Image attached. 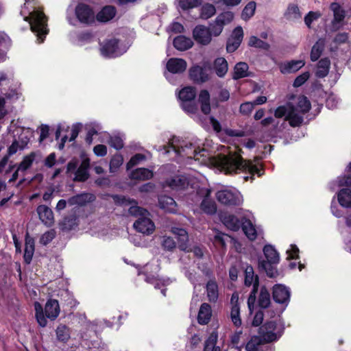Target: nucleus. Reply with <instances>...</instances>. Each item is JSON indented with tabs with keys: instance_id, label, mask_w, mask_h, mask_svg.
Masks as SVG:
<instances>
[{
	"instance_id": "47",
	"label": "nucleus",
	"mask_w": 351,
	"mask_h": 351,
	"mask_svg": "<svg viewBox=\"0 0 351 351\" xmlns=\"http://www.w3.org/2000/svg\"><path fill=\"white\" fill-rule=\"evenodd\" d=\"M56 333L59 341L66 342L70 339L69 328L66 325H59L56 330Z\"/></svg>"
},
{
	"instance_id": "24",
	"label": "nucleus",
	"mask_w": 351,
	"mask_h": 351,
	"mask_svg": "<svg viewBox=\"0 0 351 351\" xmlns=\"http://www.w3.org/2000/svg\"><path fill=\"white\" fill-rule=\"evenodd\" d=\"M212 315L211 306L208 303H203L197 315V321L199 324H206L209 322Z\"/></svg>"
},
{
	"instance_id": "20",
	"label": "nucleus",
	"mask_w": 351,
	"mask_h": 351,
	"mask_svg": "<svg viewBox=\"0 0 351 351\" xmlns=\"http://www.w3.org/2000/svg\"><path fill=\"white\" fill-rule=\"evenodd\" d=\"M90 167V160L88 158L84 159L80 167L75 171L74 180L79 182H84L86 181L88 177V169Z\"/></svg>"
},
{
	"instance_id": "40",
	"label": "nucleus",
	"mask_w": 351,
	"mask_h": 351,
	"mask_svg": "<svg viewBox=\"0 0 351 351\" xmlns=\"http://www.w3.org/2000/svg\"><path fill=\"white\" fill-rule=\"evenodd\" d=\"M196 96L195 88L191 86H187L182 88L178 95V97L182 102L192 101Z\"/></svg>"
},
{
	"instance_id": "1",
	"label": "nucleus",
	"mask_w": 351,
	"mask_h": 351,
	"mask_svg": "<svg viewBox=\"0 0 351 351\" xmlns=\"http://www.w3.org/2000/svg\"><path fill=\"white\" fill-rule=\"evenodd\" d=\"M222 170L226 173H238L239 171H248L251 174L256 173L261 176L259 168L249 160H245L237 154L223 156L220 159Z\"/></svg>"
},
{
	"instance_id": "42",
	"label": "nucleus",
	"mask_w": 351,
	"mask_h": 351,
	"mask_svg": "<svg viewBox=\"0 0 351 351\" xmlns=\"http://www.w3.org/2000/svg\"><path fill=\"white\" fill-rule=\"evenodd\" d=\"M77 226V217L75 214L65 217L60 223L62 230H71Z\"/></svg>"
},
{
	"instance_id": "59",
	"label": "nucleus",
	"mask_w": 351,
	"mask_h": 351,
	"mask_svg": "<svg viewBox=\"0 0 351 351\" xmlns=\"http://www.w3.org/2000/svg\"><path fill=\"white\" fill-rule=\"evenodd\" d=\"M289 113V103L287 106H280L276 108L274 112V115L276 118H282L286 117V119L288 120V115Z\"/></svg>"
},
{
	"instance_id": "33",
	"label": "nucleus",
	"mask_w": 351,
	"mask_h": 351,
	"mask_svg": "<svg viewBox=\"0 0 351 351\" xmlns=\"http://www.w3.org/2000/svg\"><path fill=\"white\" fill-rule=\"evenodd\" d=\"M248 64L244 62H240L236 64L234 68L232 78L239 80L249 76Z\"/></svg>"
},
{
	"instance_id": "28",
	"label": "nucleus",
	"mask_w": 351,
	"mask_h": 351,
	"mask_svg": "<svg viewBox=\"0 0 351 351\" xmlns=\"http://www.w3.org/2000/svg\"><path fill=\"white\" fill-rule=\"evenodd\" d=\"M116 14V10L113 6H105L96 16L97 20L100 22H108L112 19Z\"/></svg>"
},
{
	"instance_id": "62",
	"label": "nucleus",
	"mask_w": 351,
	"mask_h": 351,
	"mask_svg": "<svg viewBox=\"0 0 351 351\" xmlns=\"http://www.w3.org/2000/svg\"><path fill=\"white\" fill-rule=\"evenodd\" d=\"M162 246L164 249L171 251L176 247V242L173 238L165 236L162 237Z\"/></svg>"
},
{
	"instance_id": "11",
	"label": "nucleus",
	"mask_w": 351,
	"mask_h": 351,
	"mask_svg": "<svg viewBox=\"0 0 351 351\" xmlns=\"http://www.w3.org/2000/svg\"><path fill=\"white\" fill-rule=\"evenodd\" d=\"M194 39L201 45H208L211 40L210 32L204 25L196 26L193 31Z\"/></svg>"
},
{
	"instance_id": "5",
	"label": "nucleus",
	"mask_w": 351,
	"mask_h": 351,
	"mask_svg": "<svg viewBox=\"0 0 351 351\" xmlns=\"http://www.w3.org/2000/svg\"><path fill=\"white\" fill-rule=\"evenodd\" d=\"M31 29L36 34L40 43L43 42L45 35L48 33L47 19L45 14L39 11H35L32 15L30 21Z\"/></svg>"
},
{
	"instance_id": "16",
	"label": "nucleus",
	"mask_w": 351,
	"mask_h": 351,
	"mask_svg": "<svg viewBox=\"0 0 351 351\" xmlns=\"http://www.w3.org/2000/svg\"><path fill=\"white\" fill-rule=\"evenodd\" d=\"M39 219L47 226H51L54 223L53 213L51 208L45 205H40L36 209Z\"/></svg>"
},
{
	"instance_id": "22",
	"label": "nucleus",
	"mask_w": 351,
	"mask_h": 351,
	"mask_svg": "<svg viewBox=\"0 0 351 351\" xmlns=\"http://www.w3.org/2000/svg\"><path fill=\"white\" fill-rule=\"evenodd\" d=\"M171 232L178 237L179 249L180 250H187V243L189 241L187 232L183 228L173 227Z\"/></svg>"
},
{
	"instance_id": "17",
	"label": "nucleus",
	"mask_w": 351,
	"mask_h": 351,
	"mask_svg": "<svg viewBox=\"0 0 351 351\" xmlns=\"http://www.w3.org/2000/svg\"><path fill=\"white\" fill-rule=\"evenodd\" d=\"M189 75L191 79L196 83H204L209 80V75L206 71L199 66L191 67L189 70Z\"/></svg>"
},
{
	"instance_id": "64",
	"label": "nucleus",
	"mask_w": 351,
	"mask_h": 351,
	"mask_svg": "<svg viewBox=\"0 0 351 351\" xmlns=\"http://www.w3.org/2000/svg\"><path fill=\"white\" fill-rule=\"evenodd\" d=\"M254 108V105L252 101H247L243 103L240 106V112L244 115H249Z\"/></svg>"
},
{
	"instance_id": "37",
	"label": "nucleus",
	"mask_w": 351,
	"mask_h": 351,
	"mask_svg": "<svg viewBox=\"0 0 351 351\" xmlns=\"http://www.w3.org/2000/svg\"><path fill=\"white\" fill-rule=\"evenodd\" d=\"M243 231L247 237L251 241H254L256 238V231L252 222L245 218L242 219L241 225Z\"/></svg>"
},
{
	"instance_id": "51",
	"label": "nucleus",
	"mask_w": 351,
	"mask_h": 351,
	"mask_svg": "<svg viewBox=\"0 0 351 351\" xmlns=\"http://www.w3.org/2000/svg\"><path fill=\"white\" fill-rule=\"evenodd\" d=\"M248 45L250 47H254L256 48L263 49L265 50L269 49L270 47V45L267 43L263 41L262 40L254 36H252L250 38Z\"/></svg>"
},
{
	"instance_id": "19",
	"label": "nucleus",
	"mask_w": 351,
	"mask_h": 351,
	"mask_svg": "<svg viewBox=\"0 0 351 351\" xmlns=\"http://www.w3.org/2000/svg\"><path fill=\"white\" fill-rule=\"evenodd\" d=\"M158 204L160 208L166 212L175 213L177 211V204L170 196L160 195L158 197Z\"/></svg>"
},
{
	"instance_id": "25",
	"label": "nucleus",
	"mask_w": 351,
	"mask_h": 351,
	"mask_svg": "<svg viewBox=\"0 0 351 351\" xmlns=\"http://www.w3.org/2000/svg\"><path fill=\"white\" fill-rule=\"evenodd\" d=\"M213 69L218 77H224L228 70V64L227 60L222 57L216 58L213 63Z\"/></svg>"
},
{
	"instance_id": "56",
	"label": "nucleus",
	"mask_w": 351,
	"mask_h": 351,
	"mask_svg": "<svg viewBox=\"0 0 351 351\" xmlns=\"http://www.w3.org/2000/svg\"><path fill=\"white\" fill-rule=\"evenodd\" d=\"M230 317L232 322L236 326L238 327L241 325L239 305H235L234 306H232L230 311Z\"/></svg>"
},
{
	"instance_id": "26",
	"label": "nucleus",
	"mask_w": 351,
	"mask_h": 351,
	"mask_svg": "<svg viewBox=\"0 0 351 351\" xmlns=\"http://www.w3.org/2000/svg\"><path fill=\"white\" fill-rule=\"evenodd\" d=\"M193 45V40L190 38H187L184 36H178L173 40V46L179 51H186L191 48Z\"/></svg>"
},
{
	"instance_id": "54",
	"label": "nucleus",
	"mask_w": 351,
	"mask_h": 351,
	"mask_svg": "<svg viewBox=\"0 0 351 351\" xmlns=\"http://www.w3.org/2000/svg\"><path fill=\"white\" fill-rule=\"evenodd\" d=\"M123 158L121 154H115L110 162V171L114 173L122 165Z\"/></svg>"
},
{
	"instance_id": "18",
	"label": "nucleus",
	"mask_w": 351,
	"mask_h": 351,
	"mask_svg": "<svg viewBox=\"0 0 351 351\" xmlns=\"http://www.w3.org/2000/svg\"><path fill=\"white\" fill-rule=\"evenodd\" d=\"M45 313L47 318L55 320L60 313L59 303L57 300H49L45 306Z\"/></svg>"
},
{
	"instance_id": "57",
	"label": "nucleus",
	"mask_w": 351,
	"mask_h": 351,
	"mask_svg": "<svg viewBox=\"0 0 351 351\" xmlns=\"http://www.w3.org/2000/svg\"><path fill=\"white\" fill-rule=\"evenodd\" d=\"M230 93L227 89H221L219 93L218 98L213 99V106L215 108L219 107V102H224L229 99Z\"/></svg>"
},
{
	"instance_id": "39",
	"label": "nucleus",
	"mask_w": 351,
	"mask_h": 351,
	"mask_svg": "<svg viewBox=\"0 0 351 351\" xmlns=\"http://www.w3.org/2000/svg\"><path fill=\"white\" fill-rule=\"evenodd\" d=\"M38 155L37 152H31L29 154L25 156L22 161L18 165V171H25L31 167L36 157Z\"/></svg>"
},
{
	"instance_id": "45",
	"label": "nucleus",
	"mask_w": 351,
	"mask_h": 351,
	"mask_svg": "<svg viewBox=\"0 0 351 351\" xmlns=\"http://www.w3.org/2000/svg\"><path fill=\"white\" fill-rule=\"evenodd\" d=\"M330 8L333 12V25H335V23H340L344 19L345 12L341 9L340 5L338 3H332L330 4Z\"/></svg>"
},
{
	"instance_id": "53",
	"label": "nucleus",
	"mask_w": 351,
	"mask_h": 351,
	"mask_svg": "<svg viewBox=\"0 0 351 351\" xmlns=\"http://www.w3.org/2000/svg\"><path fill=\"white\" fill-rule=\"evenodd\" d=\"M233 12L227 11L218 15L215 20L223 27L224 25L230 23L233 20Z\"/></svg>"
},
{
	"instance_id": "32",
	"label": "nucleus",
	"mask_w": 351,
	"mask_h": 351,
	"mask_svg": "<svg viewBox=\"0 0 351 351\" xmlns=\"http://www.w3.org/2000/svg\"><path fill=\"white\" fill-rule=\"evenodd\" d=\"M222 221L228 229L232 231L239 230L242 225V220L240 221L236 216L233 215L225 216L223 218Z\"/></svg>"
},
{
	"instance_id": "7",
	"label": "nucleus",
	"mask_w": 351,
	"mask_h": 351,
	"mask_svg": "<svg viewBox=\"0 0 351 351\" xmlns=\"http://www.w3.org/2000/svg\"><path fill=\"white\" fill-rule=\"evenodd\" d=\"M290 290L286 286L278 284L273 287L272 296L275 302L287 306L290 300Z\"/></svg>"
},
{
	"instance_id": "58",
	"label": "nucleus",
	"mask_w": 351,
	"mask_h": 351,
	"mask_svg": "<svg viewBox=\"0 0 351 351\" xmlns=\"http://www.w3.org/2000/svg\"><path fill=\"white\" fill-rule=\"evenodd\" d=\"M261 337L254 336L247 342L245 346L246 351H256L258 346L261 343Z\"/></svg>"
},
{
	"instance_id": "2",
	"label": "nucleus",
	"mask_w": 351,
	"mask_h": 351,
	"mask_svg": "<svg viewBox=\"0 0 351 351\" xmlns=\"http://www.w3.org/2000/svg\"><path fill=\"white\" fill-rule=\"evenodd\" d=\"M311 103L306 97L300 95L298 97L295 106L289 103L288 121L292 127L300 126L304 121V115L311 109Z\"/></svg>"
},
{
	"instance_id": "4",
	"label": "nucleus",
	"mask_w": 351,
	"mask_h": 351,
	"mask_svg": "<svg viewBox=\"0 0 351 351\" xmlns=\"http://www.w3.org/2000/svg\"><path fill=\"white\" fill-rule=\"evenodd\" d=\"M245 285L253 286L247 299V306L250 311H252L256 300V293L258 292L259 280L257 276H254V269L252 266H247L245 270Z\"/></svg>"
},
{
	"instance_id": "21",
	"label": "nucleus",
	"mask_w": 351,
	"mask_h": 351,
	"mask_svg": "<svg viewBox=\"0 0 351 351\" xmlns=\"http://www.w3.org/2000/svg\"><path fill=\"white\" fill-rule=\"evenodd\" d=\"M198 102L201 106V111L204 114H208L210 112V95L207 90H202L198 95Z\"/></svg>"
},
{
	"instance_id": "49",
	"label": "nucleus",
	"mask_w": 351,
	"mask_h": 351,
	"mask_svg": "<svg viewBox=\"0 0 351 351\" xmlns=\"http://www.w3.org/2000/svg\"><path fill=\"white\" fill-rule=\"evenodd\" d=\"M35 311H36V318L38 324L41 327L46 326L47 324V321L44 315L43 309L41 304L39 302H35L34 304Z\"/></svg>"
},
{
	"instance_id": "41",
	"label": "nucleus",
	"mask_w": 351,
	"mask_h": 351,
	"mask_svg": "<svg viewBox=\"0 0 351 351\" xmlns=\"http://www.w3.org/2000/svg\"><path fill=\"white\" fill-rule=\"evenodd\" d=\"M34 252V241L33 239L26 236L25 246L24 252V260L27 263H29L32 261Z\"/></svg>"
},
{
	"instance_id": "30",
	"label": "nucleus",
	"mask_w": 351,
	"mask_h": 351,
	"mask_svg": "<svg viewBox=\"0 0 351 351\" xmlns=\"http://www.w3.org/2000/svg\"><path fill=\"white\" fill-rule=\"evenodd\" d=\"M154 173L152 171L146 168H138L132 171L130 178L134 180H146L152 178Z\"/></svg>"
},
{
	"instance_id": "38",
	"label": "nucleus",
	"mask_w": 351,
	"mask_h": 351,
	"mask_svg": "<svg viewBox=\"0 0 351 351\" xmlns=\"http://www.w3.org/2000/svg\"><path fill=\"white\" fill-rule=\"evenodd\" d=\"M206 292L208 300L211 302H215L219 296L218 286L215 281L209 280L206 284Z\"/></svg>"
},
{
	"instance_id": "13",
	"label": "nucleus",
	"mask_w": 351,
	"mask_h": 351,
	"mask_svg": "<svg viewBox=\"0 0 351 351\" xmlns=\"http://www.w3.org/2000/svg\"><path fill=\"white\" fill-rule=\"evenodd\" d=\"M173 149L177 152L178 154L182 156H186L189 158H195L197 155L200 154L201 156H204V152H206L204 149H197L193 147V144L189 143L186 144L184 146H182L180 149H176L175 146L171 145Z\"/></svg>"
},
{
	"instance_id": "35",
	"label": "nucleus",
	"mask_w": 351,
	"mask_h": 351,
	"mask_svg": "<svg viewBox=\"0 0 351 351\" xmlns=\"http://www.w3.org/2000/svg\"><path fill=\"white\" fill-rule=\"evenodd\" d=\"M277 263H269L268 262H265V260H259L258 261V267L266 272V274L269 278H276L279 274L274 266Z\"/></svg>"
},
{
	"instance_id": "6",
	"label": "nucleus",
	"mask_w": 351,
	"mask_h": 351,
	"mask_svg": "<svg viewBox=\"0 0 351 351\" xmlns=\"http://www.w3.org/2000/svg\"><path fill=\"white\" fill-rule=\"evenodd\" d=\"M114 199L120 204L130 206L128 209V213L130 215L143 217L149 215L148 211L140 206H138L136 202L134 199L126 198L124 196L118 195L114 196Z\"/></svg>"
},
{
	"instance_id": "44",
	"label": "nucleus",
	"mask_w": 351,
	"mask_h": 351,
	"mask_svg": "<svg viewBox=\"0 0 351 351\" xmlns=\"http://www.w3.org/2000/svg\"><path fill=\"white\" fill-rule=\"evenodd\" d=\"M258 302V306L262 308L269 307L271 303L270 293L265 287L261 289Z\"/></svg>"
},
{
	"instance_id": "63",
	"label": "nucleus",
	"mask_w": 351,
	"mask_h": 351,
	"mask_svg": "<svg viewBox=\"0 0 351 351\" xmlns=\"http://www.w3.org/2000/svg\"><path fill=\"white\" fill-rule=\"evenodd\" d=\"M182 108L185 112L193 114H195L197 110V106L193 101L182 102Z\"/></svg>"
},
{
	"instance_id": "8",
	"label": "nucleus",
	"mask_w": 351,
	"mask_h": 351,
	"mask_svg": "<svg viewBox=\"0 0 351 351\" xmlns=\"http://www.w3.org/2000/svg\"><path fill=\"white\" fill-rule=\"evenodd\" d=\"M276 324L274 321H269L261 326L259 328V335L264 342L269 343L277 339L275 333Z\"/></svg>"
},
{
	"instance_id": "10",
	"label": "nucleus",
	"mask_w": 351,
	"mask_h": 351,
	"mask_svg": "<svg viewBox=\"0 0 351 351\" xmlns=\"http://www.w3.org/2000/svg\"><path fill=\"white\" fill-rule=\"evenodd\" d=\"M95 199V195L91 193H82L69 198L68 204L70 206H84L93 202Z\"/></svg>"
},
{
	"instance_id": "61",
	"label": "nucleus",
	"mask_w": 351,
	"mask_h": 351,
	"mask_svg": "<svg viewBox=\"0 0 351 351\" xmlns=\"http://www.w3.org/2000/svg\"><path fill=\"white\" fill-rule=\"evenodd\" d=\"M208 29L210 32V36L213 35L215 36H217L221 33L223 27L215 20L213 23L210 24Z\"/></svg>"
},
{
	"instance_id": "14",
	"label": "nucleus",
	"mask_w": 351,
	"mask_h": 351,
	"mask_svg": "<svg viewBox=\"0 0 351 351\" xmlns=\"http://www.w3.org/2000/svg\"><path fill=\"white\" fill-rule=\"evenodd\" d=\"M186 62L182 58H170L167 62V69L171 73H182L186 69Z\"/></svg>"
},
{
	"instance_id": "23",
	"label": "nucleus",
	"mask_w": 351,
	"mask_h": 351,
	"mask_svg": "<svg viewBox=\"0 0 351 351\" xmlns=\"http://www.w3.org/2000/svg\"><path fill=\"white\" fill-rule=\"evenodd\" d=\"M166 184L173 190H180L186 188L189 182L184 176H176L167 180Z\"/></svg>"
},
{
	"instance_id": "15",
	"label": "nucleus",
	"mask_w": 351,
	"mask_h": 351,
	"mask_svg": "<svg viewBox=\"0 0 351 351\" xmlns=\"http://www.w3.org/2000/svg\"><path fill=\"white\" fill-rule=\"evenodd\" d=\"M305 64L304 60H291L285 62H281L279 64V69L282 74H288L295 73L302 68Z\"/></svg>"
},
{
	"instance_id": "9",
	"label": "nucleus",
	"mask_w": 351,
	"mask_h": 351,
	"mask_svg": "<svg viewBox=\"0 0 351 351\" xmlns=\"http://www.w3.org/2000/svg\"><path fill=\"white\" fill-rule=\"evenodd\" d=\"M136 231L144 234H151L155 230V226L153 221L147 216L139 217L133 225Z\"/></svg>"
},
{
	"instance_id": "31",
	"label": "nucleus",
	"mask_w": 351,
	"mask_h": 351,
	"mask_svg": "<svg viewBox=\"0 0 351 351\" xmlns=\"http://www.w3.org/2000/svg\"><path fill=\"white\" fill-rule=\"evenodd\" d=\"M326 42L324 38H319L313 46L311 51V60L313 62L317 61L325 48Z\"/></svg>"
},
{
	"instance_id": "3",
	"label": "nucleus",
	"mask_w": 351,
	"mask_h": 351,
	"mask_svg": "<svg viewBox=\"0 0 351 351\" xmlns=\"http://www.w3.org/2000/svg\"><path fill=\"white\" fill-rule=\"evenodd\" d=\"M216 198L221 204L228 206H238L243 204L241 194L235 189H223L216 193Z\"/></svg>"
},
{
	"instance_id": "12",
	"label": "nucleus",
	"mask_w": 351,
	"mask_h": 351,
	"mask_svg": "<svg viewBox=\"0 0 351 351\" xmlns=\"http://www.w3.org/2000/svg\"><path fill=\"white\" fill-rule=\"evenodd\" d=\"M75 14L79 21L84 23H89L93 21L94 14L90 7L81 3L75 8Z\"/></svg>"
},
{
	"instance_id": "36",
	"label": "nucleus",
	"mask_w": 351,
	"mask_h": 351,
	"mask_svg": "<svg viewBox=\"0 0 351 351\" xmlns=\"http://www.w3.org/2000/svg\"><path fill=\"white\" fill-rule=\"evenodd\" d=\"M330 61L328 58H322L317 64L316 76L319 78L326 77L329 72Z\"/></svg>"
},
{
	"instance_id": "29",
	"label": "nucleus",
	"mask_w": 351,
	"mask_h": 351,
	"mask_svg": "<svg viewBox=\"0 0 351 351\" xmlns=\"http://www.w3.org/2000/svg\"><path fill=\"white\" fill-rule=\"evenodd\" d=\"M263 253L266 258L265 262L269 263H278L280 256L276 249L271 245H267L263 248Z\"/></svg>"
},
{
	"instance_id": "27",
	"label": "nucleus",
	"mask_w": 351,
	"mask_h": 351,
	"mask_svg": "<svg viewBox=\"0 0 351 351\" xmlns=\"http://www.w3.org/2000/svg\"><path fill=\"white\" fill-rule=\"evenodd\" d=\"M118 49V40L117 39H111L104 43L101 49L103 56L106 57H112L116 55Z\"/></svg>"
},
{
	"instance_id": "50",
	"label": "nucleus",
	"mask_w": 351,
	"mask_h": 351,
	"mask_svg": "<svg viewBox=\"0 0 351 351\" xmlns=\"http://www.w3.org/2000/svg\"><path fill=\"white\" fill-rule=\"evenodd\" d=\"M216 12L215 7L210 3L204 5L201 8L200 16L203 19H208L212 17Z\"/></svg>"
},
{
	"instance_id": "34",
	"label": "nucleus",
	"mask_w": 351,
	"mask_h": 351,
	"mask_svg": "<svg viewBox=\"0 0 351 351\" xmlns=\"http://www.w3.org/2000/svg\"><path fill=\"white\" fill-rule=\"evenodd\" d=\"M337 199L339 204L345 208H351V190L342 189L337 194Z\"/></svg>"
},
{
	"instance_id": "48",
	"label": "nucleus",
	"mask_w": 351,
	"mask_h": 351,
	"mask_svg": "<svg viewBox=\"0 0 351 351\" xmlns=\"http://www.w3.org/2000/svg\"><path fill=\"white\" fill-rule=\"evenodd\" d=\"M256 8V4L254 1L249 2L243 8L241 13V18L247 21L254 16Z\"/></svg>"
},
{
	"instance_id": "60",
	"label": "nucleus",
	"mask_w": 351,
	"mask_h": 351,
	"mask_svg": "<svg viewBox=\"0 0 351 351\" xmlns=\"http://www.w3.org/2000/svg\"><path fill=\"white\" fill-rule=\"evenodd\" d=\"M56 237V232L54 230H51L44 233L40 239V243L43 245H47L49 243Z\"/></svg>"
},
{
	"instance_id": "46",
	"label": "nucleus",
	"mask_w": 351,
	"mask_h": 351,
	"mask_svg": "<svg viewBox=\"0 0 351 351\" xmlns=\"http://www.w3.org/2000/svg\"><path fill=\"white\" fill-rule=\"evenodd\" d=\"M217 337L216 332H212L205 341L204 351H221L220 348L216 346Z\"/></svg>"
},
{
	"instance_id": "43",
	"label": "nucleus",
	"mask_w": 351,
	"mask_h": 351,
	"mask_svg": "<svg viewBox=\"0 0 351 351\" xmlns=\"http://www.w3.org/2000/svg\"><path fill=\"white\" fill-rule=\"evenodd\" d=\"M209 195V193L207 194V195L204 197V199L202 200L200 207L201 209L206 213L209 215L215 214L217 211V206L214 201L210 199L208 196Z\"/></svg>"
},
{
	"instance_id": "52",
	"label": "nucleus",
	"mask_w": 351,
	"mask_h": 351,
	"mask_svg": "<svg viewBox=\"0 0 351 351\" xmlns=\"http://www.w3.org/2000/svg\"><path fill=\"white\" fill-rule=\"evenodd\" d=\"M179 7L183 10H187L199 6L202 0H178Z\"/></svg>"
},
{
	"instance_id": "55",
	"label": "nucleus",
	"mask_w": 351,
	"mask_h": 351,
	"mask_svg": "<svg viewBox=\"0 0 351 351\" xmlns=\"http://www.w3.org/2000/svg\"><path fill=\"white\" fill-rule=\"evenodd\" d=\"M286 15L289 19H297L301 17L299 8L295 4H291L288 6Z\"/></svg>"
}]
</instances>
